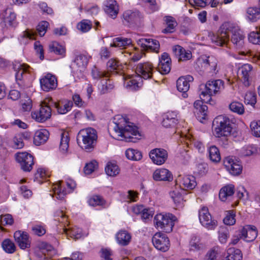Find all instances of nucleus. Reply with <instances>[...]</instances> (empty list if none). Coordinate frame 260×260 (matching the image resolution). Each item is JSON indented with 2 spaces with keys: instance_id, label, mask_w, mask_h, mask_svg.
Returning <instances> with one entry per match:
<instances>
[{
  "instance_id": "nucleus-37",
  "label": "nucleus",
  "mask_w": 260,
  "mask_h": 260,
  "mask_svg": "<svg viewBox=\"0 0 260 260\" xmlns=\"http://www.w3.org/2000/svg\"><path fill=\"white\" fill-rule=\"evenodd\" d=\"M198 63L202 65L204 68L211 67L212 70H215L217 63L215 58L211 56H207L206 55H202L200 56L198 60Z\"/></svg>"
},
{
  "instance_id": "nucleus-5",
  "label": "nucleus",
  "mask_w": 260,
  "mask_h": 260,
  "mask_svg": "<svg viewBox=\"0 0 260 260\" xmlns=\"http://www.w3.org/2000/svg\"><path fill=\"white\" fill-rule=\"evenodd\" d=\"M176 220V217L172 214L159 213L154 216V223L157 229H160L166 233H170L172 231Z\"/></svg>"
},
{
  "instance_id": "nucleus-52",
  "label": "nucleus",
  "mask_w": 260,
  "mask_h": 260,
  "mask_svg": "<svg viewBox=\"0 0 260 260\" xmlns=\"http://www.w3.org/2000/svg\"><path fill=\"white\" fill-rule=\"evenodd\" d=\"M242 255L239 249L229 248V260H242Z\"/></svg>"
},
{
  "instance_id": "nucleus-46",
  "label": "nucleus",
  "mask_w": 260,
  "mask_h": 260,
  "mask_svg": "<svg viewBox=\"0 0 260 260\" xmlns=\"http://www.w3.org/2000/svg\"><path fill=\"white\" fill-rule=\"evenodd\" d=\"M165 21L167 24V27L163 29L164 33H172L174 32L176 26L177 25L175 18L172 16H168L165 17Z\"/></svg>"
},
{
  "instance_id": "nucleus-33",
  "label": "nucleus",
  "mask_w": 260,
  "mask_h": 260,
  "mask_svg": "<svg viewBox=\"0 0 260 260\" xmlns=\"http://www.w3.org/2000/svg\"><path fill=\"white\" fill-rule=\"evenodd\" d=\"M14 69L16 72L15 77L17 80H21L23 78V75L30 73L31 70L28 65L19 62L14 64Z\"/></svg>"
},
{
  "instance_id": "nucleus-8",
  "label": "nucleus",
  "mask_w": 260,
  "mask_h": 260,
  "mask_svg": "<svg viewBox=\"0 0 260 260\" xmlns=\"http://www.w3.org/2000/svg\"><path fill=\"white\" fill-rule=\"evenodd\" d=\"M52 101L51 98L45 99L41 104L39 111H35L31 112V117L36 121L39 122H43L51 117L52 106L48 103V101Z\"/></svg>"
},
{
  "instance_id": "nucleus-41",
  "label": "nucleus",
  "mask_w": 260,
  "mask_h": 260,
  "mask_svg": "<svg viewBox=\"0 0 260 260\" xmlns=\"http://www.w3.org/2000/svg\"><path fill=\"white\" fill-rule=\"evenodd\" d=\"M117 243L122 246H126L129 243L131 236L130 234L125 231H119L116 235Z\"/></svg>"
},
{
  "instance_id": "nucleus-26",
  "label": "nucleus",
  "mask_w": 260,
  "mask_h": 260,
  "mask_svg": "<svg viewBox=\"0 0 260 260\" xmlns=\"http://www.w3.org/2000/svg\"><path fill=\"white\" fill-rule=\"evenodd\" d=\"M158 71L163 75L168 74L171 70V58L167 53H163L159 58L157 67Z\"/></svg>"
},
{
  "instance_id": "nucleus-40",
  "label": "nucleus",
  "mask_w": 260,
  "mask_h": 260,
  "mask_svg": "<svg viewBox=\"0 0 260 260\" xmlns=\"http://www.w3.org/2000/svg\"><path fill=\"white\" fill-rule=\"evenodd\" d=\"M239 136L240 133L237 123V120L235 118H232L230 120L229 118V137L234 139Z\"/></svg>"
},
{
  "instance_id": "nucleus-27",
  "label": "nucleus",
  "mask_w": 260,
  "mask_h": 260,
  "mask_svg": "<svg viewBox=\"0 0 260 260\" xmlns=\"http://www.w3.org/2000/svg\"><path fill=\"white\" fill-rule=\"evenodd\" d=\"M243 239L247 242H252L257 236V231L255 226L247 225L240 230Z\"/></svg>"
},
{
  "instance_id": "nucleus-6",
  "label": "nucleus",
  "mask_w": 260,
  "mask_h": 260,
  "mask_svg": "<svg viewBox=\"0 0 260 260\" xmlns=\"http://www.w3.org/2000/svg\"><path fill=\"white\" fill-rule=\"evenodd\" d=\"M76 187L74 180L68 178L66 182L58 181L53 185L54 197L58 200H62L66 195L72 192Z\"/></svg>"
},
{
  "instance_id": "nucleus-48",
  "label": "nucleus",
  "mask_w": 260,
  "mask_h": 260,
  "mask_svg": "<svg viewBox=\"0 0 260 260\" xmlns=\"http://www.w3.org/2000/svg\"><path fill=\"white\" fill-rule=\"evenodd\" d=\"M125 155L126 157L132 160H139L142 157V153L140 151L132 148L127 149L125 151Z\"/></svg>"
},
{
  "instance_id": "nucleus-19",
  "label": "nucleus",
  "mask_w": 260,
  "mask_h": 260,
  "mask_svg": "<svg viewBox=\"0 0 260 260\" xmlns=\"http://www.w3.org/2000/svg\"><path fill=\"white\" fill-rule=\"evenodd\" d=\"M124 21L129 24H138L143 19V15L137 10H127L123 13Z\"/></svg>"
},
{
  "instance_id": "nucleus-32",
  "label": "nucleus",
  "mask_w": 260,
  "mask_h": 260,
  "mask_svg": "<svg viewBox=\"0 0 260 260\" xmlns=\"http://www.w3.org/2000/svg\"><path fill=\"white\" fill-rule=\"evenodd\" d=\"M70 137L69 133L67 132H63L61 134V138L59 143V151L64 155L70 153L69 150Z\"/></svg>"
},
{
  "instance_id": "nucleus-56",
  "label": "nucleus",
  "mask_w": 260,
  "mask_h": 260,
  "mask_svg": "<svg viewBox=\"0 0 260 260\" xmlns=\"http://www.w3.org/2000/svg\"><path fill=\"white\" fill-rule=\"evenodd\" d=\"M186 137L188 140V142H186L187 144L190 143V145H193L199 151L202 152L203 151L204 147L201 142L195 140L192 136L190 135L186 136Z\"/></svg>"
},
{
  "instance_id": "nucleus-60",
  "label": "nucleus",
  "mask_w": 260,
  "mask_h": 260,
  "mask_svg": "<svg viewBox=\"0 0 260 260\" xmlns=\"http://www.w3.org/2000/svg\"><path fill=\"white\" fill-rule=\"evenodd\" d=\"M36 34L32 30L27 29L23 32L21 35V43L25 44L27 42V40L35 39Z\"/></svg>"
},
{
  "instance_id": "nucleus-1",
  "label": "nucleus",
  "mask_w": 260,
  "mask_h": 260,
  "mask_svg": "<svg viewBox=\"0 0 260 260\" xmlns=\"http://www.w3.org/2000/svg\"><path fill=\"white\" fill-rule=\"evenodd\" d=\"M205 88V90L202 91L200 95L201 101L198 100L194 103V113L201 122L207 118L208 107L203 104V102L213 104L211 103V96L223 89V82L221 80H210L207 82Z\"/></svg>"
},
{
  "instance_id": "nucleus-12",
  "label": "nucleus",
  "mask_w": 260,
  "mask_h": 260,
  "mask_svg": "<svg viewBox=\"0 0 260 260\" xmlns=\"http://www.w3.org/2000/svg\"><path fill=\"white\" fill-rule=\"evenodd\" d=\"M155 69L150 62L139 63L136 68V73L140 76L142 79H149L152 78Z\"/></svg>"
},
{
  "instance_id": "nucleus-61",
  "label": "nucleus",
  "mask_w": 260,
  "mask_h": 260,
  "mask_svg": "<svg viewBox=\"0 0 260 260\" xmlns=\"http://www.w3.org/2000/svg\"><path fill=\"white\" fill-rule=\"evenodd\" d=\"M244 102L247 104H255L256 102L255 93L252 91L247 92L244 96Z\"/></svg>"
},
{
  "instance_id": "nucleus-11",
  "label": "nucleus",
  "mask_w": 260,
  "mask_h": 260,
  "mask_svg": "<svg viewBox=\"0 0 260 260\" xmlns=\"http://www.w3.org/2000/svg\"><path fill=\"white\" fill-rule=\"evenodd\" d=\"M229 31L231 32V42L236 49H241L244 46V36L237 25L229 24Z\"/></svg>"
},
{
  "instance_id": "nucleus-30",
  "label": "nucleus",
  "mask_w": 260,
  "mask_h": 260,
  "mask_svg": "<svg viewBox=\"0 0 260 260\" xmlns=\"http://www.w3.org/2000/svg\"><path fill=\"white\" fill-rule=\"evenodd\" d=\"M104 10L112 18H115L118 13L119 8L115 0H106L104 3Z\"/></svg>"
},
{
  "instance_id": "nucleus-22",
  "label": "nucleus",
  "mask_w": 260,
  "mask_h": 260,
  "mask_svg": "<svg viewBox=\"0 0 260 260\" xmlns=\"http://www.w3.org/2000/svg\"><path fill=\"white\" fill-rule=\"evenodd\" d=\"M48 103L52 107L56 109L57 112L60 114H64L70 111L73 106V103L70 101L63 100L58 102H55L52 99V101H48Z\"/></svg>"
},
{
  "instance_id": "nucleus-29",
  "label": "nucleus",
  "mask_w": 260,
  "mask_h": 260,
  "mask_svg": "<svg viewBox=\"0 0 260 260\" xmlns=\"http://www.w3.org/2000/svg\"><path fill=\"white\" fill-rule=\"evenodd\" d=\"M172 50L179 61H186L192 57L190 51L186 50L180 45H175L173 47Z\"/></svg>"
},
{
  "instance_id": "nucleus-4",
  "label": "nucleus",
  "mask_w": 260,
  "mask_h": 260,
  "mask_svg": "<svg viewBox=\"0 0 260 260\" xmlns=\"http://www.w3.org/2000/svg\"><path fill=\"white\" fill-rule=\"evenodd\" d=\"M212 134L216 138L221 141H228V117L220 115L217 116L213 121Z\"/></svg>"
},
{
  "instance_id": "nucleus-28",
  "label": "nucleus",
  "mask_w": 260,
  "mask_h": 260,
  "mask_svg": "<svg viewBox=\"0 0 260 260\" xmlns=\"http://www.w3.org/2000/svg\"><path fill=\"white\" fill-rule=\"evenodd\" d=\"M152 177L154 180L157 181H171L173 178L171 172L168 169L165 168H160L156 170L153 173Z\"/></svg>"
},
{
  "instance_id": "nucleus-14",
  "label": "nucleus",
  "mask_w": 260,
  "mask_h": 260,
  "mask_svg": "<svg viewBox=\"0 0 260 260\" xmlns=\"http://www.w3.org/2000/svg\"><path fill=\"white\" fill-rule=\"evenodd\" d=\"M152 241L153 245L159 250L165 252L169 249L170 246L169 239L165 234L162 233H155Z\"/></svg>"
},
{
  "instance_id": "nucleus-3",
  "label": "nucleus",
  "mask_w": 260,
  "mask_h": 260,
  "mask_svg": "<svg viewBox=\"0 0 260 260\" xmlns=\"http://www.w3.org/2000/svg\"><path fill=\"white\" fill-rule=\"evenodd\" d=\"M98 135L96 131L88 127L79 131L77 137L78 145L86 151H92L96 143Z\"/></svg>"
},
{
  "instance_id": "nucleus-25",
  "label": "nucleus",
  "mask_w": 260,
  "mask_h": 260,
  "mask_svg": "<svg viewBox=\"0 0 260 260\" xmlns=\"http://www.w3.org/2000/svg\"><path fill=\"white\" fill-rule=\"evenodd\" d=\"M243 167L240 160L234 156L229 157V172L233 176L239 175Z\"/></svg>"
},
{
  "instance_id": "nucleus-16",
  "label": "nucleus",
  "mask_w": 260,
  "mask_h": 260,
  "mask_svg": "<svg viewBox=\"0 0 260 260\" xmlns=\"http://www.w3.org/2000/svg\"><path fill=\"white\" fill-rule=\"evenodd\" d=\"M122 78L124 81V86L129 90H138L143 85L142 78L137 75L126 76L123 75Z\"/></svg>"
},
{
  "instance_id": "nucleus-47",
  "label": "nucleus",
  "mask_w": 260,
  "mask_h": 260,
  "mask_svg": "<svg viewBox=\"0 0 260 260\" xmlns=\"http://www.w3.org/2000/svg\"><path fill=\"white\" fill-rule=\"evenodd\" d=\"M107 69L109 72L119 73L122 68V66L118 60L115 59H110L107 63Z\"/></svg>"
},
{
  "instance_id": "nucleus-51",
  "label": "nucleus",
  "mask_w": 260,
  "mask_h": 260,
  "mask_svg": "<svg viewBox=\"0 0 260 260\" xmlns=\"http://www.w3.org/2000/svg\"><path fill=\"white\" fill-rule=\"evenodd\" d=\"M190 249L192 251L199 250L203 247L200 239L196 236H192L189 242Z\"/></svg>"
},
{
  "instance_id": "nucleus-39",
  "label": "nucleus",
  "mask_w": 260,
  "mask_h": 260,
  "mask_svg": "<svg viewBox=\"0 0 260 260\" xmlns=\"http://www.w3.org/2000/svg\"><path fill=\"white\" fill-rule=\"evenodd\" d=\"M247 19L250 22H255L260 19V8L249 7L246 10Z\"/></svg>"
},
{
  "instance_id": "nucleus-20",
  "label": "nucleus",
  "mask_w": 260,
  "mask_h": 260,
  "mask_svg": "<svg viewBox=\"0 0 260 260\" xmlns=\"http://www.w3.org/2000/svg\"><path fill=\"white\" fill-rule=\"evenodd\" d=\"M149 156L152 161L156 165L163 164L168 158V153L164 149L155 148L149 153Z\"/></svg>"
},
{
  "instance_id": "nucleus-34",
  "label": "nucleus",
  "mask_w": 260,
  "mask_h": 260,
  "mask_svg": "<svg viewBox=\"0 0 260 260\" xmlns=\"http://www.w3.org/2000/svg\"><path fill=\"white\" fill-rule=\"evenodd\" d=\"M49 133L46 129H40L35 134L34 142L36 145L39 146L44 144L48 139Z\"/></svg>"
},
{
  "instance_id": "nucleus-54",
  "label": "nucleus",
  "mask_w": 260,
  "mask_h": 260,
  "mask_svg": "<svg viewBox=\"0 0 260 260\" xmlns=\"http://www.w3.org/2000/svg\"><path fill=\"white\" fill-rule=\"evenodd\" d=\"M2 247L6 252L9 253H13L16 249L14 243L8 239L4 240L2 243Z\"/></svg>"
},
{
  "instance_id": "nucleus-31",
  "label": "nucleus",
  "mask_w": 260,
  "mask_h": 260,
  "mask_svg": "<svg viewBox=\"0 0 260 260\" xmlns=\"http://www.w3.org/2000/svg\"><path fill=\"white\" fill-rule=\"evenodd\" d=\"M218 36L215 41L217 45L223 46L226 45L228 42V23H223L220 27L218 33Z\"/></svg>"
},
{
  "instance_id": "nucleus-43",
  "label": "nucleus",
  "mask_w": 260,
  "mask_h": 260,
  "mask_svg": "<svg viewBox=\"0 0 260 260\" xmlns=\"http://www.w3.org/2000/svg\"><path fill=\"white\" fill-rule=\"evenodd\" d=\"M49 50L57 55L63 57L66 55V48L64 46L59 44L57 42L51 43L49 46Z\"/></svg>"
},
{
  "instance_id": "nucleus-15",
  "label": "nucleus",
  "mask_w": 260,
  "mask_h": 260,
  "mask_svg": "<svg viewBox=\"0 0 260 260\" xmlns=\"http://www.w3.org/2000/svg\"><path fill=\"white\" fill-rule=\"evenodd\" d=\"M16 159L24 171L29 172L31 170L34 165L31 155L26 152H19L16 155Z\"/></svg>"
},
{
  "instance_id": "nucleus-17",
  "label": "nucleus",
  "mask_w": 260,
  "mask_h": 260,
  "mask_svg": "<svg viewBox=\"0 0 260 260\" xmlns=\"http://www.w3.org/2000/svg\"><path fill=\"white\" fill-rule=\"evenodd\" d=\"M41 89L44 91H49L55 89L57 86V81L56 77L48 73L40 79Z\"/></svg>"
},
{
  "instance_id": "nucleus-63",
  "label": "nucleus",
  "mask_w": 260,
  "mask_h": 260,
  "mask_svg": "<svg viewBox=\"0 0 260 260\" xmlns=\"http://www.w3.org/2000/svg\"><path fill=\"white\" fill-rule=\"evenodd\" d=\"M91 27L90 21L84 20L80 22L77 25V28L83 32H86L89 30Z\"/></svg>"
},
{
  "instance_id": "nucleus-62",
  "label": "nucleus",
  "mask_w": 260,
  "mask_h": 260,
  "mask_svg": "<svg viewBox=\"0 0 260 260\" xmlns=\"http://www.w3.org/2000/svg\"><path fill=\"white\" fill-rule=\"evenodd\" d=\"M97 168L98 162L95 160H92L86 165L84 171L86 174L89 175L93 172Z\"/></svg>"
},
{
  "instance_id": "nucleus-7",
  "label": "nucleus",
  "mask_w": 260,
  "mask_h": 260,
  "mask_svg": "<svg viewBox=\"0 0 260 260\" xmlns=\"http://www.w3.org/2000/svg\"><path fill=\"white\" fill-rule=\"evenodd\" d=\"M55 216L59 222L63 224V232L68 237H71L74 239H78L81 237L82 231L80 229L77 227H69V228L66 227V225L68 226V217L63 211H56Z\"/></svg>"
},
{
  "instance_id": "nucleus-42",
  "label": "nucleus",
  "mask_w": 260,
  "mask_h": 260,
  "mask_svg": "<svg viewBox=\"0 0 260 260\" xmlns=\"http://www.w3.org/2000/svg\"><path fill=\"white\" fill-rule=\"evenodd\" d=\"M225 226H220L218 231V240L222 244H225L228 239V229L226 226L228 225V216L226 215L223 219Z\"/></svg>"
},
{
  "instance_id": "nucleus-59",
  "label": "nucleus",
  "mask_w": 260,
  "mask_h": 260,
  "mask_svg": "<svg viewBox=\"0 0 260 260\" xmlns=\"http://www.w3.org/2000/svg\"><path fill=\"white\" fill-rule=\"evenodd\" d=\"M88 204L90 206H103L105 204L104 199L99 196H93L88 200Z\"/></svg>"
},
{
  "instance_id": "nucleus-21",
  "label": "nucleus",
  "mask_w": 260,
  "mask_h": 260,
  "mask_svg": "<svg viewBox=\"0 0 260 260\" xmlns=\"http://www.w3.org/2000/svg\"><path fill=\"white\" fill-rule=\"evenodd\" d=\"M185 192V191L177 185L172 187L169 192L170 198L178 208H181L183 206V194Z\"/></svg>"
},
{
  "instance_id": "nucleus-50",
  "label": "nucleus",
  "mask_w": 260,
  "mask_h": 260,
  "mask_svg": "<svg viewBox=\"0 0 260 260\" xmlns=\"http://www.w3.org/2000/svg\"><path fill=\"white\" fill-rule=\"evenodd\" d=\"M256 31L251 32L248 36V40L253 44L260 45V26L256 28Z\"/></svg>"
},
{
  "instance_id": "nucleus-38",
  "label": "nucleus",
  "mask_w": 260,
  "mask_h": 260,
  "mask_svg": "<svg viewBox=\"0 0 260 260\" xmlns=\"http://www.w3.org/2000/svg\"><path fill=\"white\" fill-rule=\"evenodd\" d=\"M99 91L101 94H105L111 91L114 88L113 82L108 78L101 80L98 84Z\"/></svg>"
},
{
  "instance_id": "nucleus-49",
  "label": "nucleus",
  "mask_w": 260,
  "mask_h": 260,
  "mask_svg": "<svg viewBox=\"0 0 260 260\" xmlns=\"http://www.w3.org/2000/svg\"><path fill=\"white\" fill-rule=\"evenodd\" d=\"M208 151L209 157L211 161L215 162L220 161L221 159L220 154L218 149L216 146H211Z\"/></svg>"
},
{
  "instance_id": "nucleus-35",
  "label": "nucleus",
  "mask_w": 260,
  "mask_h": 260,
  "mask_svg": "<svg viewBox=\"0 0 260 260\" xmlns=\"http://www.w3.org/2000/svg\"><path fill=\"white\" fill-rule=\"evenodd\" d=\"M132 44V41L131 39L117 37L113 40V42L110 44V46L111 47H118L120 49H124L131 45Z\"/></svg>"
},
{
  "instance_id": "nucleus-23",
  "label": "nucleus",
  "mask_w": 260,
  "mask_h": 260,
  "mask_svg": "<svg viewBox=\"0 0 260 260\" xmlns=\"http://www.w3.org/2000/svg\"><path fill=\"white\" fill-rule=\"evenodd\" d=\"M16 242L22 249L28 248L30 245L29 237L27 233L21 231H17L14 234Z\"/></svg>"
},
{
  "instance_id": "nucleus-57",
  "label": "nucleus",
  "mask_w": 260,
  "mask_h": 260,
  "mask_svg": "<svg viewBox=\"0 0 260 260\" xmlns=\"http://www.w3.org/2000/svg\"><path fill=\"white\" fill-rule=\"evenodd\" d=\"M229 108L231 110L238 114H243L244 112V106L242 103L238 102H232L230 105Z\"/></svg>"
},
{
  "instance_id": "nucleus-36",
  "label": "nucleus",
  "mask_w": 260,
  "mask_h": 260,
  "mask_svg": "<svg viewBox=\"0 0 260 260\" xmlns=\"http://www.w3.org/2000/svg\"><path fill=\"white\" fill-rule=\"evenodd\" d=\"M177 122V115L175 112H168L164 117L162 121L163 126L168 128L176 125Z\"/></svg>"
},
{
  "instance_id": "nucleus-2",
  "label": "nucleus",
  "mask_w": 260,
  "mask_h": 260,
  "mask_svg": "<svg viewBox=\"0 0 260 260\" xmlns=\"http://www.w3.org/2000/svg\"><path fill=\"white\" fill-rule=\"evenodd\" d=\"M113 129L117 137V139L125 141H133V136L139 139L140 137L137 127L121 115H116L113 119Z\"/></svg>"
},
{
  "instance_id": "nucleus-64",
  "label": "nucleus",
  "mask_w": 260,
  "mask_h": 260,
  "mask_svg": "<svg viewBox=\"0 0 260 260\" xmlns=\"http://www.w3.org/2000/svg\"><path fill=\"white\" fill-rule=\"evenodd\" d=\"M218 253L217 247H214L209 250L206 253L205 260H217V257Z\"/></svg>"
},
{
  "instance_id": "nucleus-10",
  "label": "nucleus",
  "mask_w": 260,
  "mask_h": 260,
  "mask_svg": "<svg viewBox=\"0 0 260 260\" xmlns=\"http://www.w3.org/2000/svg\"><path fill=\"white\" fill-rule=\"evenodd\" d=\"M199 218L201 224L209 230H214L217 225L216 220L212 216L206 207H202L199 210Z\"/></svg>"
},
{
  "instance_id": "nucleus-13",
  "label": "nucleus",
  "mask_w": 260,
  "mask_h": 260,
  "mask_svg": "<svg viewBox=\"0 0 260 260\" xmlns=\"http://www.w3.org/2000/svg\"><path fill=\"white\" fill-rule=\"evenodd\" d=\"M137 43L139 46L145 51L158 53L160 49L159 42L155 39L151 38H141L137 40Z\"/></svg>"
},
{
  "instance_id": "nucleus-45",
  "label": "nucleus",
  "mask_w": 260,
  "mask_h": 260,
  "mask_svg": "<svg viewBox=\"0 0 260 260\" xmlns=\"http://www.w3.org/2000/svg\"><path fill=\"white\" fill-rule=\"evenodd\" d=\"M89 57L84 54H79L76 56L73 65H76L80 70L84 69L88 64Z\"/></svg>"
},
{
  "instance_id": "nucleus-9",
  "label": "nucleus",
  "mask_w": 260,
  "mask_h": 260,
  "mask_svg": "<svg viewBox=\"0 0 260 260\" xmlns=\"http://www.w3.org/2000/svg\"><path fill=\"white\" fill-rule=\"evenodd\" d=\"M234 70L236 74L239 71L238 77L241 79L244 85L246 87L249 86L253 73L252 65L246 63L240 67L239 65L236 64Z\"/></svg>"
},
{
  "instance_id": "nucleus-58",
  "label": "nucleus",
  "mask_w": 260,
  "mask_h": 260,
  "mask_svg": "<svg viewBox=\"0 0 260 260\" xmlns=\"http://www.w3.org/2000/svg\"><path fill=\"white\" fill-rule=\"evenodd\" d=\"M91 74L93 78L94 79H100L102 78L105 77V78H106L109 77L108 73L98 69L96 67H94L92 70Z\"/></svg>"
},
{
  "instance_id": "nucleus-18",
  "label": "nucleus",
  "mask_w": 260,
  "mask_h": 260,
  "mask_svg": "<svg viewBox=\"0 0 260 260\" xmlns=\"http://www.w3.org/2000/svg\"><path fill=\"white\" fill-rule=\"evenodd\" d=\"M176 181L179 184L178 186L184 191L193 189L197 185L196 178L191 175H179Z\"/></svg>"
},
{
  "instance_id": "nucleus-24",
  "label": "nucleus",
  "mask_w": 260,
  "mask_h": 260,
  "mask_svg": "<svg viewBox=\"0 0 260 260\" xmlns=\"http://www.w3.org/2000/svg\"><path fill=\"white\" fill-rule=\"evenodd\" d=\"M193 78L190 75L180 77L177 81V88L179 91L183 92L184 98L187 97L186 92L188 90L189 83L193 81Z\"/></svg>"
},
{
  "instance_id": "nucleus-53",
  "label": "nucleus",
  "mask_w": 260,
  "mask_h": 260,
  "mask_svg": "<svg viewBox=\"0 0 260 260\" xmlns=\"http://www.w3.org/2000/svg\"><path fill=\"white\" fill-rule=\"evenodd\" d=\"M250 127L252 135L257 138H260V120L251 122Z\"/></svg>"
},
{
  "instance_id": "nucleus-55",
  "label": "nucleus",
  "mask_w": 260,
  "mask_h": 260,
  "mask_svg": "<svg viewBox=\"0 0 260 260\" xmlns=\"http://www.w3.org/2000/svg\"><path fill=\"white\" fill-rule=\"evenodd\" d=\"M50 176L49 173L43 168H39L35 175V179L39 182H42Z\"/></svg>"
},
{
  "instance_id": "nucleus-44",
  "label": "nucleus",
  "mask_w": 260,
  "mask_h": 260,
  "mask_svg": "<svg viewBox=\"0 0 260 260\" xmlns=\"http://www.w3.org/2000/svg\"><path fill=\"white\" fill-rule=\"evenodd\" d=\"M106 173L111 177H115L120 173V168L114 162H108L105 168Z\"/></svg>"
}]
</instances>
